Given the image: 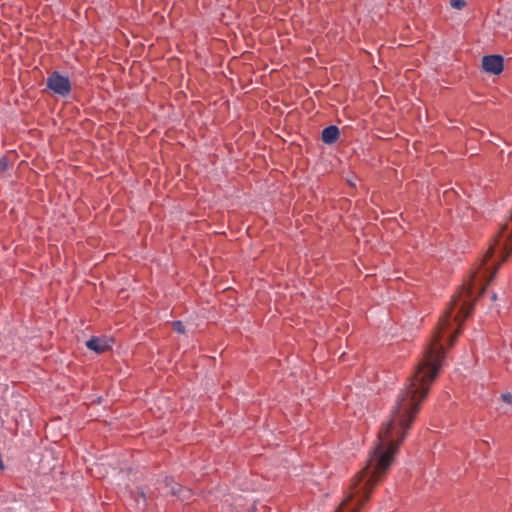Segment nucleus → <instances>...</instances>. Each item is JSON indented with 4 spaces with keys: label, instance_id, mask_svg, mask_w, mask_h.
Returning <instances> with one entry per match:
<instances>
[{
    "label": "nucleus",
    "instance_id": "nucleus-1",
    "mask_svg": "<svg viewBox=\"0 0 512 512\" xmlns=\"http://www.w3.org/2000/svg\"><path fill=\"white\" fill-rule=\"evenodd\" d=\"M505 260H481L477 271L464 284L459 292L452 296L451 302L439 319L438 325L426 345L423 356L409 377V383L398 395L390 420L378 433V443L373 448L362 470L354 475V505H363L370 499L373 489L387 475L393 464L399 445L403 442L406 431L411 427L419 412L420 405L426 398L430 386L439 374L445 358L442 340L447 335L450 344L455 340L459 330L452 333L454 324L460 325L470 314L472 294L478 287L483 293L485 285L496 274L500 264ZM354 512H357L354 506Z\"/></svg>",
    "mask_w": 512,
    "mask_h": 512
},
{
    "label": "nucleus",
    "instance_id": "nucleus-2",
    "mask_svg": "<svg viewBox=\"0 0 512 512\" xmlns=\"http://www.w3.org/2000/svg\"><path fill=\"white\" fill-rule=\"evenodd\" d=\"M46 85L49 90L61 97L69 95L72 89L69 78L58 71H53L48 75Z\"/></svg>",
    "mask_w": 512,
    "mask_h": 512
},
{
    "label": "nucleus",
    "instance_id": "nucleus-3",
    "mask_svg": "<svg viewBox=\"0 0 512 512\" xmlns=\"http://www.w3.org/2000/svg\"><path fill=\"white\" fill-rule=\"evenodd\" d=\"M483 70L498 75L503 71V58L500 55H488L482 58Z\"/></svg>",
    "mask_w": 512,
    "mask_h": 512
},
{
    "label": "nucleus",
    "instance_id": "nucleus-4",
    "mask_svg": "<svg viewBox=\"0 0 512 512\" xmlns=\"http://www.w3.org/2000/svg\"><path fill=\"white\" fill-rule=\"evenodd\" d=\"M340 135V130L336 125H330L322 130L321 140L325 144L335 143Z\"/></svg>",
    "mask_w": 512,
    "mask_h": 512
},
{
    "label": "nucleus",
    "instance_id": "nucleus-5",
    "mask_svg": "<svg viewBox=\"0 0 512 512\" xmlns=\"http://www.w3.org/2000/svg\"><path fill=\"white\" fill-rule=\"evenodd\" d=\"M86 346L88 349L100 354L110 349V345L104 339L98 337H91L87 342Z\"/></svg>",
    "mask_w": 512,
    "mask_h": 512
},
{
    "label": "nucleus",
    "instance_id": "nucleus-6",
    "mask_svg": "<svg viewBox=\"0 0 512 512\" xmlns=\"http://www.w3.org/2000/svg\"><path fill=\"white\" fill-rule=\"evenodd\" d=\"M131 496L134 498L136 507L139 510H145L147 508V497L142 488H137L136 491L131 493Z\"/></svg>",
    "mask_w": 512,
    "mask_h": 512
},
{
    "label": "nucleus",
    "instance_id": "nucleus-7",
    "mask_svg": "<svg viewBox=\"0 0 512 512\" xmlns=\"http://www.w3.org/2000/svg\"><path fill=\"white\" fill-rule=\"evenodd\" d=\"M171 493L178 496L182 500H188L191 497V490L183 487L178 483H173L171 486Z\"/></svg>",
    "mask_w": 512,
    "mask_h": 512
},
{
    "label": "nucleus",
    "instance_id": "nucleus-8",
    "mask_svg": "<svg viewBox=\"0 0 512 512\" xmlns=\"http://www.w3.org/2000/svg\"><path fill=\"white\" fill-rule=\"evenodd\" d=\"M11 155H13V152H10L9 154H5L0 157V175L1 176H4L13 164V162L10 160Z\"/></svg>",
    "mask_w": 512,
    "mask_h": 512
},
{
    "label": "nucleus",
    "instance_id": "nucleus-9",
    "mask_svg": "<svg viewBox=\"0 0 512 512\" xmlns=\"http://www.w3.org/2000/svg\"><path fill=\"white\" fill-rule=\"evenodd\" d=\"M173 329L178 333H184L185 332V326L183 323L179 320L173 321L172 323Z\"/></svg>",
    "mask_w": 512,
    "mask_h": 512
},
{
    "label": "nucleus",
    "instance_id": "nucleus-10",
    "mask_svg": "<svg viewBox=\"0 0 512 512\" xmlns=\"http://www.w3.org/2000/svg\"><path fill=\"white\" fill-rule=\"evenodd\" d=\"M450 4L453 8L461 10L466 3L464 0H450Z\"/></svg>",
    "mask_w": 512,
    "mask_h": 512
},
{
    "label": "nucleus",
    "instance_id": "nucleus-11",
    "mask_svg": "<svg viewBox=\"0 0 512 512\" xmlns=\"http://www.w3.org/2000/svg\"><path fill=\"white\" fill-rule=\"evenodd\" d=\"M502 399L504 402L508 403V404H511L512 403V394L511 393H505V394H502Z\"/></svg>",
    "mask_w": 512,
    "mask_h": 512
},
{
    "label": "nucleus",
    "instance_id": "nucleus-12",
    "mask_svg": "<svg viewBox=\"0 0 512 512\" xmlns=\"http://www.w3.org/2000/svg\"><path fill=\"white\" fill-rule=\"evenodd\" d=\"M445 193H448V192H454V190L451 188V189H446L444 190Z\"/></svg>",
    "mask_w": 512,
    "mask_h": 512
},
{
    "label": "nucleus",
    "instance_id": "nucleus-13",
    "mask_svg": "<svg viewBox=\"0 0 512 512\" xmlns=\"http://www.w3.org/2000/svg\"><path fill=\"white\" fill-rule=\"evenodd\" d=\"M496 299H497L496 294H493V295H492V300H496Z\"/></svg>",
    "mask_w": 512,
    "mask_h": 512
}]
</instances>
